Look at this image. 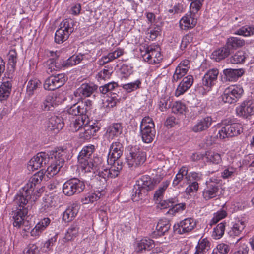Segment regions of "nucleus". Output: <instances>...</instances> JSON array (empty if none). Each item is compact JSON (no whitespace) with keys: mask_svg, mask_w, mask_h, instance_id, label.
I'll list each match as a JSON object with an SVG mask.
<instances>
[{"mask_svg":"<svg viewBox=\"0 0 254 254\" xmlns=\"http://www.w3.org/2000/svg\"><path fill=\"white\" fill-rule=\"evenodd\" d=\"M44 176L43 172L41 171L33 175L15 196L14 202L20 207H22V210L27 209L25 208L24 206L27 204L28 201L31 199L35 201L36 197L39 196L42 190L41 189H38L37 186L40 184ZM20 209H21V208Z\"/></svg>","mask_w":254,"mask_h":254,"instance_id":"obj_1","label":"nucleus"},{"mask_svg":"<svg viewBox=\"0 0 254 254\" xmlns=\"http://www.w3.org/2000/svg\"><path fill=\"white\" fill-rule=\"evenodd\" d=\"M95 147L93 145L84 146L78 156V161L82 171L91 172L99 168L101 159L93 155Z\"/></svg>","mask_w":254,"mask_h":254,"instance_id":"obj_2","label":"nucleus"},{"mask_svg":"<svg viewBox=\"0 0 254 254\" xmlns=\"http://www.w3.org/2000/svg\"><path fill=\"white\" fill-rule=\"evenodd\" d=\"M161 180L160 177L152 179L148 175L142 176L134 187L132 200L135 202L142 199L143 196L145 195L148 191L153 190Z\"/></svg>","mask_w":254,"mask_h":254,"instance_id":"obj_3","label":"nucleus"},{"mask_svg":"<svg viewBox=\"0 0 254 254\" xmlns=\"http://www.w3.org/2000/svg\"><path fill=\"white\" fill-rule=\"evenodd\" d=\"M66 154V150L63 148H58L57 150H53L49 152V162L50 165L47 169L48 174L53 176L60 171L64 164Z\"/></svg>","mask_w":254,"mask_h":254,"instance_id":"obj_4","label":"nucleus"},{"mask_svg":"<svg viewBox=\"0 0 254 254\" xmlns=\"http://www.w3.org/2000/svg\"><path fill=\"white\" fill-rule=\"evenodd\" d=\"M83 60V55H73L65 61H61L58 58H51L46 62L47 66V72L48 74L52 73L53 71H57L62 67H68L79 64Z\"/></svg>","mask_w":254,"mask_h":254,"instance_id":"obj_5","label":"nucleus"},{"mask_svg":"<svg viewBox=\"0 0 254 254\" xmlns=\"http://www.w3.org/2000/svg\"><path fill=\"white\" fill-rule=\"evenodd\" d=\"M146 159V153L138 148H131L124 163L129 168H136L142 165Z\"/></svg>","mask_w":254,"mask_h":254,"instance_id":"obj_6","label":"nucleus"},{"mask_svg":"<svg viewBox=\"0 0 254 254\" xmlns=\"http://www.w3.org/2000/svg\"><path fill=\"white\" fill-rule=\"evenodd\" d=\"M74 22L71 19H65L60 24V27L56 31L55 41L60 44L65 41L74 31Z\"/></svg>","mask_w":254,"mask_h":254,"instance_id":"obj_7","label":"nucleus"},{"mask_svg":"<svg viewBox=\"0 0 254 254\" xmlns=\"http://www.w3.org/2000/svg\"><path fill=\"white\" fill-rule=\"evenodd\" d=\"M243 131L242 125L238 123L224 124L219 130L217 136L220 139H224L237 136Z\"/></svg>","mask_w":254,"mask_h":254,"instance_id":"obj_8","label":"nucleus"},{"mask_svg":"<svg viewBox=\"0 0 254 254\" xmlns=\"http://www.w3.org/2000/svg\"><path fill=\"white\" fill-rule=\"evenodd\" d=\"M84 189V182L76 178L67 180L63 186V193L68 196L79 194L82 192Z\"/></svg>","mask_w":254,"mask_h":254,"instance_id":"obj_9","label":"nucleus"},{"mask_svg":"<svg viewBox=\"0 0 254 254\" xmlns=\"http://www.w3.org/2000/svg\"><path fill=\"white\" fill-rule=\"evenodd\" d=\"M244 90L240 85H231L224 90L222 99L225 103H236L241 97Z\"/></svg>","mask_w":254,"mask_h":254,"instance_id":"obj_10","label":"nucleus"},{"mask_svg":"<svg viewBox=\"0 0 254 254\" xmlns=\"http://www.w3.org/2000/svg\"><path fill=\"white\" fill-rule=\"evenodd\" d=\"M92 102L89 100L85 101H81L74 104L68 109L69 114L77 115H86L87 117L90 114Z\"/></svg>","mask_w":254,"mask_h":254,"instance_id":"obj_11","label":"nucleus"},{"mask_svg":"<svg viewBox=\"0 0 254 254\" xmlns=\"http://www.w3.org/2000/svg\"><path fill=\"white\" fill-rule=\"evenodd\" d=\"M67 78L64 73L56 75L52 74L48 78L44 84V88L48 90H54L63 86Z\"/></svg>","mask_w":254,"mask_h":254,"instance_id":"obj_12","label":"nucleus"},{"mask_svg":"<svg viewBox=\"0 0 254 254\" xmlns=\"http://www.w3.org/2000/svg\"><path fill=\"white\" fill-rule=\"evenodd\" d=\"M49 162V153L39 152L34 156L28 162V168L29 170L34 171L45 166Z\"/></svg>","mask_w":254,"mask_h":254,"instance_id":"obj_13","label":"nucleus"},{"mask_svg":"<svg viewBox=\"0 0 254 254\" xmlns=\"http://www.w3.org/2000/svg\"><path fill=\"white\" fill-rule=\"evenodd\" d=\"M27 213L28 209L17 210L13 216V226L18 228L22 226L23 227V231H29L31 229L30 224L28 221L25 220V217Z\"/></svg>","mask_w":254,"mask_h":254,"instance_id":"obj_14","label":"nucleus"},{"mask_svg":"<svg viewBox=\"0 0 254 254\" xmlns=\"http://www.w3.org/2000/svg\"><path fill=\"white\" fill-rule=\"evenodd\" d=\"M220 187L219 185L211 180L206 182V187L204 189L202 196L206 200H209L219 195Z\"/></svg>","mask_w":254,"mask_h":254,"instance_id":"obj_15","label":"nucleus"},{"mask_svg":"<svg viewBox=\"0 0 254 254\" xmlns=\"http://www.w3.org/2000/svg\"><path fill=\"white\" fill-rule=\"evenodd\" d=\"M236 113L238 116L247 118L254 114V100L251 99L243 101L237 107Z\"/></svg>","mask_w":254,"mask_h":254,"instance_id":"obj_16","label":"nucleus"},{"mask_svg":"<svg viewBox=\"0 0 254 254\" xmlns=\"http://www.w3.org/2000/svg\"><path fill=\"white\" fill-rule=\"evenodd\" d=\"M123 152V147L121 143L119 142L113 143L110 146L107 159L108 164L112 165V163H115V161H119L118 159L122 156Z\"/></svg>","mask_w":254,"mask_h":254,"instance_id":"obj_17","label":"nucleus"},{"mask_svg":"<svg viewBox=\"0 0 254 254\" xmlns=\"http://www.w3.org/2000/svg\"><path fill=\"white\" fill-rule=\"evenodd\" d=\"M64 127L63 119L61 117L52 116L49 119L47 128L48 131L58 133Z\"/></svg>","mask_w":254,"mask_h":254,"instance_id":"obj_18","label":"nucleus"},{"mask_svg":"<svg viewBox=\"0 0 254 254\" xmlns=\"http://www.w3.org/2000/svg\"><path fill=\"white\" fill-rule=\"evenodd\" d=\"M99 129V127L97 126L84 125L79 132V137L83 140H89Z\"/></svg>","mask_w":254,"mask_h":254,"instance_id":"obj_19","label":"nucleus"},{"mask_svg":"<svg viewBox=\"0 0 254 254\" xmlns=\"http://www.w3.org/2000/svg\"><path fill=\"white\" fill-rule=\"evenodd\" d=\"M155 125L152 124L147 126L142 127L140 129V134L143 142L149 143L151 142L155 137L156 131L154 128Z\"/></svg>","mask_w":254,"mask_h":254,"instance_id":"obj_20","label":"nucleus"},{"mask_svg":"<svg viewBox=\"0 0 254 254\" xmlns=\"http://www.w3.org/2000/svg\"><path fill=\"white\" fill-rule=\"evenodd\" d=\"M196 225V221L191 218L185 219L178 224L176 231L179 234L188 233L191 231Z\"/></svg>","mask_w":254,"mask_h":254,"instance_id":"obj_21","label":"nucleus"},{"mask_svg":"<svg viewBox=\"0 0 254 254\" xmlns=\"http://www.w3.org/2000/svg\"><path fill=\"white\" fill-rule=\"evenodd\" d=\"M212 119L207 116L200 120L192 127V130L194 132H200L206 130L211 125Z\"/></svg>","mask_w":254,"mask_h":254,"instance_id":"obj_22","label":"nucleus"},{"mask_svg":"<svg viewBox=\"0 0 254 254\" xmlns=\"http://www.w3.org/2000/svg\"><path fill=\"white\" fill-rule=\"evenodd\" d=\"M97 89L96 86L89 84L83 83L74 92L75 96L82 97H89L94 90Z\"/></svg>","mask_w":254,"mask_h":254,"instance_id":"obj_23","label":"nucleus"},{"mask_svg":"<svg viewBox=\"0 0 254 254\" xmlns=\"http://www.w3.org/2000/svg\"><path fill=\"white\" fill-rule=\"evenodd\" d=\"M197 23V19L191 14H186L180 21V28L183 30H187L193 28Z\"/></svg>","mask_w":254,"mask_h":254,"instance_id":"obj_24","label":"nucleus"},{"mask_svg":"<svg viewBox=\"0 0 254 254\" xmlns=\"http://www.w3.org/2000/svg\"><path fill=\"white\" fill-rule=\"evenodd\" d=\"M219 74L217 69L209 70L204 76L202 82L203 85L207 87L211 86L215 81Z\"/></svg>","mask_w":254,"mask_h":254,"instance_id":"obj_25","label":"nucleus"},{"mask_svg":"<svg viewBox=\"0 0 254 254\" xmlns=\"http://www.w3.org/2000/svg\"><path fill=\"white\" fill-rule=\"evenodd\" d=\"M78 210V205L77 204H72L64 212L63 214V219L67 222L72 220L77 215Z\"/></svg>","mask_w":254,"mask_h":254,"instance_id":"obj_26","label":"nucleus"},{"mask_svg":"<svg viewBox=\"0 0 254 254\" xmlns=\"http://www.w3.org/2000/svg\"><path fill=\"white\" fill-rule=\"evenodd\" d=\"M244 71L243 69H226L223 70V73L225 75L227 80L229 81H234L240 77L244 74Z\"/></svg>","mask_w":254,"mask_h":254,"instance_id":"obj_27","label":"nucleus"},{"mask_svg":"<svg viewBox=\"0 0 254 254\" xmlns=\"http://www.w3.org/2000/svg\"><path fill=\"white\" fill-rule=\"evenodd\" d=\"M12 88V83L10 81L3 82L0 86V100H6L9 96Z\"/></svg>","mask_w":254,"mask_h":254,"instance_id":"obj_28","label":"nucleus"},{"mask_svg":"<svg viewBox=\"0 0 254 254\" xmlns=\"http://www.w3.org/2000/svg\"><path fill=\"white\" fill-rule=\"evenodd\" d=\"M230 53L231 52L229 48H228L225 44L224 47L214 51L212 53V58L215 59L216 61L219 62L227 57Z\"/></svg>","mask_w":254,"mask_h":254,"instance_id":"obj_29","label":"nucleus"},{"mask_svg":"<svg viewBox=\"0 0 254 254\" xmlns=\"http://www.w3.org/2000/svg\"><path fill=\"white\" fill-rule=\"evenodd\" d=\"M245 43L243 39L232 37L228 39L226 45L231 53L232 51L244 46Z\"/></svg>","mask_w":254,"mask_h":254,"instance_id":"obj_30","label":"nucleus"},{"mask_svg":"<svg viewBox=\"0 0 254 254\" xmlns=\"http://www.w3.org/2000/svg\"><path fill=\"white\" fill-rule=\"evenodd\" d=\"M211 243L207 238L200 239L194 254H205L210 249Z\"/></svg>","mask_w":254,"mask_h":254,"instance_id":"obj_31","label":"nucleus"},{"mask_svg":"<svg viewBox=\"0 0 254 254\" xmlns=\"http://www.w3.org/2000/svg\"><path fill=\"white\" fill-rule=\"evenodd\" d=\"M204 157L206 159L207 162L214 164H219L222 161L220 154L211 151H206L204 154Z\"/></svg>","mask_w":254,"mask_h":254,"instance_id":"obj_32","label":"nucleus"},{"mask_svg":"<svg viewBox=\"0 0 254 254\" xmlns=\"http://www.w3.org/2000/svg\"><path fill=\"white\" fill-rule=\"evenodd\" d=\"M154 246V241L150 239H143L138 243L136 251L141 252L143 250H150Z\"/></svg>","mask_w":254,"mask_h":254,"instance_id":"obj_33","label":"nucleus"},{"mask_svg":"<svg viewBox=\"0 0 254 254\" xmlns=\"http://www.w3.org/2000/svg\"><path fill=\"white\" fill-rule=\"evenodd\" d=\"M55 105L54 97L52 96L49 95L43 101L41 107L43 111H53Z\"/></svg>","mask_w":254,"mask_h":254,"instance_id":"obj_34","label":"nucleus"},{"mask_svg":"<svg viewBox=\"0 0 254 254\" xmlns=\"http://www.w3.org/2000/svg\"><path fill=\"white\" fill-rule=\"evenodd\" d=\"M245 224L243 221H238L232 227L231 230L229 232L231 236H239L245 227Z\"/></svg>","mask_w":254,"mask_h":254,"instance_id":"obj_35","label":"nucleus"},{"mask_svg":"<svg viewBox=\"0 0 254 254\" xmlns=\"http://www.w3.org/2000/svg\"><path fill=\"white\" fill-rule=\"evenodd\" d=\"M122 129L123 128L121 124L116 123L110 126L107 129V132H108L109 136H111L112 137L118 136L122 133Z\"/></svg>","mask_w":254,"mask_h":254,"instance_id":"obj_36","label":"nucleus"},{"mask_svg":"<svg viewBox=\"0 0 254 254\" xmlns=\"http://www.w3.org/2000/svg\"><path fill=\"white\" fill-rule=\"evenodd\" d=\"M112 166L109 169H108L110 178H115L119 175L120 171L122 169V163L120 161H115V163H112Z\"/></svg>","mask_w":254,"mask_h":254,"instance_id":"obj_37","label":"nucleus"},{"mask_svg":"<svg viewBox=\"0 0 254 254\" xmlns=\"http://www.w3.org/2000/svg\"><path fill=\"white\" fill-rule=\"evenodd\" d=\"M170 228V224L167 221L160 220L156 226V230L160 236L163 235Z\"/></svg>","mask_w":254,"mask_h":254,"instance_id":"obj_38","label":"nucleus"},{"mask_svg":"<svg viewBox=\"0 0 254 254\" xmlns=\"http://www.w3.org/2000/svg\"><path fill=\"white\" fill-rule=\"evenodd\" d=\"M79 227L77 225H72L67 230L65 235V239L67 241H71L76 237L78 234Z\"/></svg>","mask_w":254,"mask_h":254,"instance_id":"obj_39","label":"nucleus"},{"mask_svg":"<svg viewBox=\"0 0 254 254\" xmlns=\"http://www.w3.org/2000/svg\"><path fill=\"white\" fill-rule=\"evenodd\" d=\"M246 56L243 51H238L230 58V62L233 64H238L245 61Z\"/></svg>","mask_w":254,"mask_h":254,"instance_id":"obj_40","label":"nucleus"},{"mask_svg":"<svg viewBox=\"0 0 254 254\" xmlns=\"http://www.w3.org/2000/svg\"><path fill=\"white\" fill-rule=\"evenodd\" d=\"M195 37V34L193 33H189L183 37L180 45L181 49H185L189 44L193 42Z\"/></svg>","mask_w":254,"mask_h":254,"instance_id":"obj_41","label":"nucleus"},{"mask_svg":"<svg viewBox=\"0 0 254 254\" xmlns=\"http://www.w3.org/2000/svg\"><path fill=\"white\" fill-rule=\"evenodd\" d=\"M84 125V121L83 120V117H79L76 119L70 125V128L72 131L76 132L80 131L81 128Z\"/></svg>","mask_w":254,"mask_h":254,"instance_id":"obj_42","label":"nucleus"},{"mask_svg":"<svg viewBox=\"0 0 254 254\" xmlns=\"http://www.w3.org/2000/svg\"><path fill=\"white\" fill-rule=\"evenodd\" d=\"M186 109V105L179 101L175 102L172 107V112L175 114H183Z\"/></svg>","mask_w":254,"mask_h":254,"instance_id":"obj_43","label":"nucleus"},{"mask_svg":"<svg viewBox=\"0 0 254 254\" xmlns=\"http://www.w3.org/2000/svg\"><path fill=\"white\" fill-rule=\"evenodd\" d=\"M41 84V82L37 79L30 80L28 82L27 92L29 95L33 94L34 90L36 89Z\"/></svg>","mask_w":254,"mask_h":254,"instance_id":"obj_44","label":"nucleus"},{"mask_svg":"<svg viewBox=\"0 0 254 254\" xmlns=\"http://www.w3.org/2000/svg\"><path fill=\"white\" fill-rule=\"evenodd\" d=\"M229 251L230 247L228 245L221 243L213 250L212 254H227Z\"/></svg>","mask_w":254,"mask_h":254,"instance_id":"obj_45","label":"nucleus"},{"mask_svg":"<svg viewBox=\"0 0 254 254\" xmlns=\"http://www.w3.org/2000/svg\"><path fill=\"white\" fill-rule=\"evenodd\" d=\"M180 66H178L176 69L175 73L173 76V82H177L178 80L181 79L182 77L185 75L188 72V69L185 68H181Z\"/></svg>","mask_w":254,"mask_h":254,"instance_id":"obj_46","label":"nucleus"},{"mask_svg":"<svg viewBox=\"0 0 254 254\" xmlns=\"http://www.w3.org/2000/svg\"><path fill=\"white\" fill-rule=\"evenodd\" d=\"M101 195L102 194L99 191L89 194L87 196L82 199V202L84 204H87L89 202L93 203L98 200L101 197Z\"/></svg>","mask_w":254,"mask_h":254,"instance_id":"obj_47","label":"nucleus"},{"mask_svg":"<svg viewBox=\"0 0 254 254\" xmlns=\"http://www.w3.org/2000/svg\"><path fill=\"white\" fill-rule=\"evenodd\" d=\"M169 184V183L168 181L163 183L162 186L160 187L155 191L154 195V199L158 200L159 199H161L162 197L163 194L168 187Z\"/></svg>","mask_w":254,"mask_h":254,"instance_id":"obj_48","label":"nucleus"},{"mask_svg":"<svg viewBox=\"0 0 254 254\" xmlns=\"http://www.w3.org/2000/svg\"><path fill=\"white\" fill-rule=\"evenodd\" d=\"M141 84V81L139 80H137L134 82H130L123 85V88L128 92H131L139 88Z\"/></svg>","mask_w":254,"mask_h":254,"instance_id":"obj_49","label":"nucleus"},{"mask_svg":"<svg viewBox=\"0 0 254 254\" xmlns=\"http://www.w3.org/2000/svg\"><path fill=\"white\" fill-rule=\"evenodd\" d=\"M118 85L117 82H112L104 85V86H101L99 88V90L102 94H106L108 92L112 91L115 87H118Z\"/></svg>","mask_w":254,"mask_h":254,"instance_id":"obj_50","label":"nucleus"},{"mask_svg":"<svg viewBox=\"0 0 254 254\" xmlns=\"http://www.w3.org/2000/svg\"><path fill=\"white\" fill-rule=\"evenodd\" d=\"M225 228V223H220L218 224L214 229L213 235L218 237L219 238H221L224 233Z\"/></svg>","mask_w":254,"mask_h":254,"instance_id":"obj_51","label":"nucleus"},{"mask_svg":"<svg viewBox=\"0 0 254 254\" xmlns=\"http://www.w3.org/2000/svg\"><path fill=\"white\" fill-rule=\"evenodd\" d=\"M96 179L102 182H106L107 179L110 177V175L108 169H105L102 171H99L98 174L95 176Z\"/></svg>","mask_w":254,"mask_h":254,"instance_id":"obj_52","label":"nucleus"},{"mask_svg":"<svg viewBox=\"0 0 254 254\" xmlns=\"http://www.w3.org/2000/svg\"><path fill=\"white\" fill-rule=\"evenodd\" d=\"M142 57L145 62H147L149 64H156L157 61L155 60L156 58L153 57L154 59H152V57L150 53V51H149V47H147V48L146 49L145 53L142 54Z\"/></svg>","mask_w":254,"mask_h":254,"instance_id":"obj_53","label":"nucleus"},{"mask_svg":"<svg viewBox=\"0 0 254 254\" xmlns=\"http://www.w3.org/2000/svg\"><path fill=\"white\" fill-rule=\"evenodd\" d=\"M17 62V53L15 50H11L9 52V63L14 68Z\"/></svg>","mask_w":254,"mask_h":254,"instance_id":"obj_54","label":"nucleus"},{"mask_svg":"<svg viewBox=\"0 0 254 254\" xmlns=\"http://www.w3.org/2000/svg\"><path fill=\"white\" fill-rule=\"evenodd\" d=\"M175 203V201H173V199L170 200H162L161 201L158 205V207L161 209H166L171 207L172 208L173 204Z\"/></svg>","mask_w":254,"mask_h":254,"instance_id":"obj_55","label":"nucleus"},{"mask_svg":"<svg viewBox=\"0 0 254 254\" xmlns=\"http://www.w3.org/2000/svg\"><path fill=\"white\" fill-rule=\"evenodd\" d=\"M226 212L224 210L218 211L214 214V216L211 221L212 223H217L219 220L225 218L226 216Z\"/></svg>","mask_w":254,"mask_h":254,"instance_id":"obj_56","label":"nucleus"},{"mask_svg":"<svg viewBox=\"0 0 254 254\" xmlns=\"http://www.w3.org/2000/svg\"><path fill=\"white\" fill-rule=\"evenodd\" d=\"M149 48L152 59H154L153 57H155V60L157 61L156 63H158L160 60L162 59V58L161 53L160 51H158V48H157V49H156L155 48H153L152 47H149Z\"/></svg>","mask_w":254,"mask_h":254,"instance_id":"obj_57","label":"nucleus"},{"mask_svg":"<svg viewBox=\"0 0 254 254\" xmlns=\"http://www.w3.org/2000/svg\"><path fill=\"white\" fill-rule=\"evenodd\" d=\"M235 169L231 167L224 170L221 173V176L223 179H226L231 177L235 172Z\"/></svg>","mask_w":254,"mask_h":254,"instance_id":"obj_58","label":"nucleus"},{"mask_svg":"<svg viewBox=\"0 0 254 254\" xmlns=\"http://www.w3.org/2000/svg\"><path fill=\"white\" fill-rule=\"evenodd\" d=\"M190 4V7L192 9H195V12H197L201 8L204 0H193Z\"/></svg>","mask_w":254,"mask_h":254,"instance_id":"obj_59","label":"nucleus"},{"mask_svg":"<svg viewBox=\"0 0 254 254\" xmlns=\"http://www.w3.org/2000/svg\"><path fill=\"white\" fill-rule=\"evenodd\" d=\"M193 82V78L191 75H188L184 77L181 83L189 89L191 86Z\"/></svg>","mask_w":254,"mask_h":254,"instance_id":"obj_60","label":"nucleus"},{"mask_svg":"<svg viewBox=\"0 0 254 254\" xmlns=\"http://www.w3.org/2000/svg\"><path fill=\"white\" fill-rule=\"evenodd\" d=\"M41 222H39L35 227L32 230L31 233L32 236L38 235L39 233L45 228L42 226Z\"/></svg>","mask_w":254,"mask_h":254,"instance_id":"obj_61","label":"nucleus"},{"mask_svg":"<svg viewBox=\"0 0 254 254\" xmlns=\"http://www.w3.org/2000/svg\"><path fill=\"white\" fill-rule=\"evenodd\" d=\"M188 89V88L186 87L185 85L181 82L175 91V95L179 96L185 93Z\"/></svg>","mask_w":254,"mask_h":254,"instance_id":"obj_62","label":"nucleus"},{"mask_svg":"<svg viewBox=\"0 0 254 254\" xmlns=\"http://www.w3.org/2000/svg\"><path fill=\"white\" fill-rule=\"evenodd\" d=\"M152 124L153 125H154L153 122V120L151 118H150L149 117L147 116V117H145L144 118H143L142 121H141V124H140V128L141 127H145V126H147L148 125L150 126V124Z\"/></svg>","mask_w":254,"mask_h":254,"instance_id":"obj_63","label":"nucleus"},{"mask_svg":"<svg viewBox=\"0 0 254 254\" xmlns=\"http://www.w3.org/2000/svg\"><path fill=\"white\" fill-rule=\"evenodd\" d=\"M236 34L245 36H250V33H249V27H242L237 31Z\"/></svg>","mask_w":254,"mask_h":254,"instance_id":"obj_64","label":"nucleus"}]
</instances>
